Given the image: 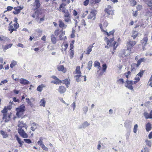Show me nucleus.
Instances as JSON below:
<instances>
[{"label": "nucleus", "instance_id": "46", "mask_svg": "<svg viewBox=\"0 0 152 152\" xmlns=\"http://www.w3.org/2000/svg\"><path fill=\"white\" fill-rule=\"evenodd\" d=\"M65 14L64 15V17H70V14L69 13V11L67 12L64 13Z\"/></svg>", "mask_w": 152, "mask_h": 152}, {"label": "nucleus", "instance_id": "20", "mask_svg": "<svg viewBox=\"0 0 152 152\" xmlns=\"http://www.w3.org/2000/svg\"><path fill=\"white\" fill-rule=\"evenodd\" d=\"M146 129L147 132H149L151 129V124L149 123H148L145 125Z\"/></svg>", "mask_w": 152, "mask_h": 152}, {"label": "nucleus", "instance_id": "15", "mask_svg": "<svg viewBox=\"0 0 152 152\" xmlns=\"http://www.w3.org/2000/svg\"><path fill=\"white\" fill-rule=\"evenodd\" d=\"M95 44V43H93V44L90 45L87 49V51L86 53V54L88 55L90 54V53L92 51V49L93 47V45Z\"/></svg>", "mask_w": 152, "mask_h": 152}, {"label": "nucleus", "instance_id": "53", "mask_svg": "<svg viewBox=\"0 0 152 152\" xmlns=\"http://www.w3.org/2000/svg\"><path fill=\"white\" fill-rule=\"evenodd\" d=\"M70 17H64V21L66 22H69L70 21Z\"/></svg>", "mask_w": 152, "mask_h": 152}, {"label": "nucleus", "instance_id": "22", "mask_svg": "<svg viewBox=\"0 0 152 152\" xmlns=\"http://www.w3.org/2000/svg\"><path fill=\"white\" fill-rule=\"evenodd\" d=\"M0 134L3 136V137L4 138H6L8 137L7 132L3 130L1 131Z\"/></svg>", "mask_w": 152, "mask_h": 152}, {"label": "nucleus", "instance_id": "50", "mask_svg": "<svg viewBox=\"0 0 152 152\" xmlns=\"http://www.w3.org/2000/svg\"><path fill=\"white\" fill-rule=\"evenodd\" d=\"M94 66H98L100 65V63L98 61H95L94 63Z\"/></svg>", "mask_w": 152, "mask_h": 152}, {"label": "nucleus", "instance_id": "43", "mask_svg": "<svg viewBox=\"0 0 152 152\" xmlns=\"http://www.w3.org/2000/svg\"><path fill=\"white\" fill-rule=\"evenodd\" d=\"M24 141L27 143L30 144L31 143V141L29 139H24Z\"/></svg>", "mask_w": 152, "mask_h": 152}, {"label": "nucleus", "instance_id": "6", "mask_svg": "<svg viewBox=\"0 0 152 152\" xmlns=\"http://www.w3.org/2000/svg\"><path fill=\"white\" fill-rule=\"evenodd\" d=\"M96 11L95 10H92L91 11L90 14L88 15V19H92L93 18H94L93 19V20H94L96 18V14L95 12Z\"/></svg>", "mask_w": 152, "mask_h": 152}, {"label": "nucleus", "instance_id": "12", "mask_svg": "<svg viewBox=\"0 0 152 152\" xmlns=\"http://www.w3.org/2000/svg\"><path fill=\"white\" fill-rule=\"evenodd\" d=\"M31 129L33 131H34L37 128L38 124L34 122H33L31 124Z\"/></svg>", "mask_w": 152, "mask_h": 152}, {"label": "nucleus", "instance_id": "47", "mask_svg": "<svg viewBox=\"0 0 152 152\" xmlns=\"http://www.w3.org/2000/svg\"><path fill=\"white\" fill-rule=\"evenodd\" d=\"M45 103L46 102L45 101L44 99H42L40 102V104H45Z\"/></svg>", "mask_w": 152, "mask_h": 152}, {"label": "nucleus", "instance_id": "33", "mask_svg": "<svg viewBox=\"0 0 152 152\" xmlns=\"http://www.w3.org/2000/svg\"><path fill=\"white\" fill-rule=\"evenodd\" d=\"M138 126L137 124H136L134 125L133 128V132L135 133H136L137 130Z\"/></svg>", "mask_w": 152, "mask_h": 152}, {"label": "nucleus", "instance_id": "5", "mask_svg": "<svg viewBox=\"0 0 152 152\" xmlns=\"http://www.w3.org/2000/svg\"><path fill=\"white\" fill-rule=\"evenodd\" d=\"M114 38L113 37L111 38L110 39H108L107 41V45H109V46H113L114 47L116 43V42L114 41Z\"/></svg>", "mask_w": 152, "mask_h": 152}, {"label": "nucleus", "instance_id": "38", "mask_svg": "<svg viewBox=\"0 0 152 152\" xmlns=\"http://www.w3.org/2000/svg\"><path fill=\"white\" fill-rule=\"evenodd\" d=\"M117 82L120 84H123L124 83V79L122 78H121L117 80Z\"/></svg>", "mask_w": 152, "mask_h": 152}, {"label": "nucleus", "instance_id": "25", "mask_svg": "<svg viewBox=\"0 0 152 152\" xmlns=\"http://www.w3.org/2000/svg\"><path fill=\"white\" fill-rule=\"evenodd\" d=\"M45 87V86L43 84H41L37 88V90L39 92H41L43 88Z\"/></svg>", "mask_w": 152, "mask_h": 152}, {"label": "nucleus", "instance_id": "39", "mask_svg": "<svg viewBox=\"0 0 152 152\" xmlns=\"http://www.w3.org/2000/svg\"><path fill=\"white\" fill-rule=\"evenodd\" d=\"M144 116L145 118L147 119L149 118V114L147 112H145L144 113Z\"/></svg>", "mask_w": 152, "mask_h": 152}, {"label": "nucleus", "instance_id": "35", "mask_svg": "<svg viewBox=\"0 0 152 152\" xmlns=\"http://www.w3.org/2000/svg\"><path fill=\"white\" fill-rule=\"evenodd\" d=\"M16 62L15 61H12L10 65V67L12 68L16 64Z\"/></svg>", "mask_w": 152, "mask_h": 152}, {"label": "nucleus", "instance_id": "51", "mask_svg": "<svg viewBox=\"0 0 152 152\" xmlns=\"http://www.w3.org/2000/svg\"><path fill=\"white\" fill-rule=\"evenodd\" d=\"M138 13V12L137 10L135 12L133 11L132 13L133 15L135 17H136Z\"/></svg>", "mask_w": 152, "mask_h": 152}, {"label": "nucleus", "instance_id": "11", "mask_svg": "<svg viewBox=\"0 0 152 152\" xmlns=\"http://www.w3.org/2000/svg\"><path fill=\"white\" fill-rule=\"evenodd\" d=\"M132 122L129 121H126L125 123V127L128 129H130L132 127Z\"/></svg>", "mask_w": 152, "mask_h": 152}, {"label": "nucleus", "instance_id": "40", "mask_svg": "<svg viewBox=\"0 0 152 152\" xmlns=\"http://www.w3.org/2000/svg\"><path fill=\"white\" fill-rule=\"evenodd\" d=\"M144 72V70L141 71L137 75L140 76V77H142Z\"/></svg>", "mask_w": 152, "mask_h": 152}, {"label": "nucleus", "instance_id": "4", "mask_svg": "<svg viewBox=\"0 0 152 152\" xmlns=\"http://www.w3.org/2000/svg\"><path fill=\"white\" fill-rule=\"evenodd\" d=\"M66 4H65L62 3L60 4L58 10L60 11H61V12L65 13L68 11V10L65 7Z\"/></svg>", "mask_w": 152, "mask_h": 152}, {"label": "nucleus", "instance_id": "45", "mask_svg": "<svg viewBox=\"0 0 152 152\" xmlns=\"http://www.w3.org/2000/svg\"><path fill=\"white\" fill-rule=\"evenodd\" d=\"M114 32L115 31L113 30L110 31L109 32V33L108 32H106L107 34V36H109L110 34L113 35L114 33Z\"/></svg>", "mask_w": 152, "mask_h": 152}, {"label": "nucleus", "instance_id": "29", "mask_svg": "<svg viewBox=\"0 0 152 152\" xmlns=\"http://www.w3.org/2000/svg\"><path fill=\"white\" fill-rule=\"evenodd\" d=\"M92 64V61H89L88 62L87 68L89 70L91 68Z\"/></svg>", "mask_w": 152, "mask_h": 152}, {"label": "nucleus", "instance_id": "30", "mask_svg": "<svg viewBox=\"0 0 152 152\" xmlns=\"http://www.w3.org/2000/svg\"><path fill=\"white\" fill-rule=\"evenodd\" d=\"M137 32L136 31H133L132 35V36L133 38L135 39L137 36Z\"/></svg>", "mask_w": 152, "mask_h": 152}, {"label": "nucleus", "instance_id": "57", "mask_svg": "<svg viewBox=\"0 0 152 152\" xmlns=\"http://www.w3.org/2000/svg\"><path fill=\"white\" fill-rule=\"evenodd\" d=\"M13 8V7L9 6L7 8V11H11L12 9Z\"/></svg>", "mask_w": 152, "mask_h": 152}, {"label": "nucleus", "instance_id": "24", "mask_svg": "<svg viewBox=\"0 0 152 152\" xmlns=\"http://www.w3.org/2000/svg\"><path fill=\"white\" fill-rule=\"evenodd\" d=\"M14 9L15 10V11L13 12V13L14 14L16 15L20 12V9L18 7H14Z\"/></svg>", "mask_w": 152, "mask_h": 152}, {"label": "nucleus", "instance_id": "19", "mask_svg": "<svg viewBox=\"0 0 152 152\" xmlns=\"http://www.w3.org/2000/svg\"><path fill=\"white\" fill-rule=\"evenodd\" d=\"M15 137L16 138V140L20 144L19 147H22L23 144L24 143V142L21 141V139L18 137L17 135H16Z\"/></svg>", "mask_w": 152, "mask_h": 152}, {"label": "nucleus", "instance_id": "10", "mask_svg": "<svg viewBox=\"0 0 152 152\" xmlns=\"http://www.w3.org/2000/svg\"><path fill=\"white\" fill-rule=\"evenodd\" d=\"M90 124L88 123L87 121H85L81 125L79 126L78 127L79 129H81L82 128L85 129L87 127L89 126Z\"/></svg>", "mask_w": 152, "mask_h": 152}, {"label": "nucleus", "instance_id": "28", "mask_svg": "<svg viewBox=\"0 0 152 152\" xmlns=\"http://www.w3.org/2000/svg\"><path fill=\"white\" fill-rule=\"evenodd\" d=\"M75 77H76V81L77 82H79L80 80V77L81 78L82 77V76L81 75H76L75 76Z\"/></svg>", "mask_w": 152, "mask_h": 152}, {"label": "nucleus", "instance_id": "49", "mask_svg": "<svg viewBox=\"0 0 152 152\" xmlns=\"http://www.w3.org/2000/svg\"><path fill=\"white\" fill-rule=\"evenodd\" d=\"M13 26L14 28H18L19 27V25L17 22H15L13 24Z\"/></svg>", "mask_w": 152, "mask_h": 152}, {"label": "nucleus", "instance_id": "56", "mask_svg": "<svg viewBox=\"0 0 152 152\" xmlns=\"http://www.w3.org/2000/svg\"><path fill=\"white\" fill-rule=\"evenodd\" d=\"M142 7L141 5H138L137 6L136 8L138 10H140L142 9Z\"/></svg>", "mask_w": 152, "mask_h": 152}, {"label": "nucleus", "instance_id": "31", "mask_svg": "<svg viewBox=\"0 0 152 152\" xmlns=\"http://www.w3.org/2000/svg\"><path fill=\"white\" fill-rule=\"evenodd\" d=\"M63 82L66 85L67 87H68V85L70 84V83L67 79L63 80Z\"/></svg>", "mask_w": 152, "mask_h": 152}, {"label": "nucleus", "instance_id": "41", "mask_svg": "<svg viewBox=\"0 0 152 152\" xmlns=\"http://www.w3.org/2000/svg\"><path fill=\"white\" fill-rule=\"evenodd\" d=\"M41 147L45 151H48V148L46 147L44 144L42 145Z\"/></svg>", "mask_w": 152, "mask_h": 152}, {"label": "nucleus", "instance_id": "48", "mask_svg": "<svg viewBox=\"0 0 152 152\" xmlns=\"http://www.w3.org/2000/svg\"><path fill=\"white\" fill-rule=\"evenodd\" d=\"M126 84L131 85L132 86L133 84V82L132 81H129L127 80L126 81Z\"/></svg>", "mask_w": 152, "mask_h": 152}, {"label": "nucleus", "instance_id": "34", "mask_svg": "<svg viewBox=\"0 0 152 152\" xmlns=\"http://www.w3.org/2000/svg\"><path fill=\"white\" fill-rule=\"evenodd\" d=\"M107 68V66L106 64H104L102 65V71L105 72Z\"/></svg>", "mask_w": 152, "mask_h": 152}, {"label": "nucleus", "instance_id": "7", "mask_svg": "<svg viewBox=\"0 0 152 152\" xmlns=\"http://www.w3.org/2000/svg\"><path fill=\"white\" fill-rule=\"evenodd\" d=\"M18 132L20 135L23 138H26L28 137V134L25 133L24 131V130L18 131Z\"/></svg>", "mask_w": 152, "mask_h": 152}, {"label": "nucleus", "instance_id": "64", "mask_svg": "<svg viewBox=\"0 0 152 152\" xmlns=\"http://www.w3.org/2000/svg\"><path fill=\"white\" fill-rule=\"evenodd\" d=\"M148 137L149 139H151L152 138V132H151L149 134Z\"/></svg>", "mask_w": 152, "mask_h": 152}, {"label": "nucleus", "instance_id": "21", "mask_svg": "<svg viewBox=\"0 0 152 152\" xmlns=\"http://www.w3.org/2000/svg\"><path fill=\"white\" fill-rule=\"evenodd\" d=\"M51 42L53 44H55L56 43V38L53 34H52L51 36Z\"/></svg>", "mask_w": 152, "mask_h": 152}, {"label": "nucleus", "instance_id": "9", "mask_svg": "<svg viewBox=\"0 0 152 152\" xmlns=\"http://www.w3.org/2000/svg\"><path fill=\"white\" fill-rule=\"evenodd\" d=\"M148 38L146 37H144L141 41V43L143 47V49H144V47L147 44Z\"/></svg>", "mask_w": 152, "mask_h": 152}, {"label": "nucleus", "instance_id": "59", "mask_svg": "<svg viewBox=\"0 0 152 152\" xmlns=\"http://www.w3.org/2000/svg\"><path fill=\"white\" fill-rule=\"evenodd\" d=\"M148 4L149 7H152V0L149 1L148 2Z\"/></svg>", "mask_w": 152, "mask_h": 152}, {"label": "nucleus", "instance_id": "58", "mask_svg": "<svg viewBox=\"0 0 152 152\" xmlns=\"http://www.w3.org/2000/svg\"><path fill=\"white\" fill-rule=\"evenodd\" d=\"M149 150L147 148H145L143 149V150H142L141 152H148Z\"/></svg>", "mask_w": 152, "mask_h": 152}, {"label": "nucleus", "instance_id": "13", "mask_svg": "<svg viewBox=\"0 0 152 152\" xmlns=\"http://www.w3.org/2000/svg\"><path fill=\"white\" fill-rule=\"evenodd\" d=\"M20 83L24 85H26L29 84V82L27 80L24 78H21L20 79Z\"/></svg>", "mask_w": 152, "mask_h": 152}, {"label": "nucleus", "instance_id": "52", "mask_svg": "<svg viewBox=\"0 0 152 152\" xmlns=\"http://www.w3.org/2000/svg\"><path fill=\"white\" fill-rule=\"evenodd\" d=\"M89 0H86L83 2V4L85 6H86L88 4L89 2Z\"/></svg>", "mask_w": 152, "mask_h": 152}, {"label": "nucleus", "instance_id": "18", "mask_svg": "<svg viewBox=\"0 0 152 152\" xmlns=\"http://www.w3.org/2000/svg\"><path fill=\"white\" fill-rule=\"evenodd\" d=\"M106 12L109 15H114V11L111 9H109L108 8H106L105 10Z\"/></svg>", "mask_w": 152, "mask_h": 152}, {"label": "nucleus", "instance_id": "8", "mask_svg": "<svg viewBox=\"0 0 152 152\" xmlns=\"http://www.w3.org/2000/svg\"><path fill=\"white\" fill-rule=\"evenodd\" d=\"M136 42L134 41H129L127 42V47L129 49L131 48L136 44Z\"/></svg>", "mask_w": 152, "mask_h": 152}, {"label": "nucleus", "instance_id": "63", "mask_svg": "<svg viewBox=\"0 0 152 152\" xmlns=\"http://www.w3.org/2000/svg\"><path fill=\"white\" fill-rule=\"evenodd\" d=\"M138 76H139L137 75L134 78L135 80L137 81H139L140 80V78Z\"/></svg>", "mask_w": 152, "mask_h": 152}, {"label": "nucleus", "instance_id": "32", "mask_svg": "<svg viewBox=\"0 0 152 152\" xmlns=\"http://www.w3.org/2000/svg\"><path fill=\"white\" fill-rule=\"evenodd\" d=\"M146 145L148 146L151 147V142L150 140H146L145 141Z\"/></svg>", "mask_w": 152, "mask_h": 152}, {"label": "nucleus", "instance_id": "60", "mask_svg": "<svg viewBox=\"0 0 152 152\" xmlns=\"http://www.w3.org/2000/svg\"><path fill=\"white\" fill-rule=\"evenodd\" d=\"M108 25V23L107 21H105L103 24V26L105 27H106L107 26V25Z\"/></svg>", "mask_w": 152, "mask_h": 152}, {"label": "nucleus", "instance_id": "27", "mask_svg": "<svg viewBox=\"0 0 152 152\" xmlns=\"http://www.w3.org/2000/svg\"><path fill=\"white\" fill-rule=\"evenodd\" d=\"M141 62L140 61V60H138L137 64L133 63L132 64V67L134 66H136L138 67L139 66Z\"/></svg>", "mask_w": 152, "mask_h": 152}, {"label": "nucleus", "instance_id": "26", "mask_svg": "<svg viewBox=\"0 0 152 152\" xmlns=\"http://www.w3.org/2000/svg\"><path fill=\"white\" fill-rule=\"evenodd\" d=\"M76 73L78 75H81V73L80 71V66H78L76 67L75 70Z\"/></svg>", "mask_w": 152, "mask_h": 152}, {"label": "nucleus", "instance_id": "42", "mask_svg": "<svg viewBox=\"0 0 152 152\" xmlns=\"http://www.w3.org/2000/svg\"><path fill=\"white\" fill-rule=\"evenodd\" d=\"M55 82H56V85L61 84L62 83V81L60 80L58 78H57Z\"/></svg>", "mask_w": 152, "mask_h": 152}, {"label": "nucleus", "instance_id": "55", "mask_svg": "<svg viewBox=\"0 0 152 152\" xmlns=\"http://www.w3.org/2000/svg\"><path fill=\"white\" fill-rule=\"evenodd\" d=\"M37 143L39 145L41 146L42 145L44 144H43L42 141L41 140H39L37 142Z\"/></svg>", "mask_w": 152, "mask_h": 152}, {"label": "nucleus", "instance_id": "17", "mask_svg": "<svg viewBox=\"0 0 152 152\" xmlns=\"http://www.w3.org/2000/svg\"><path fill=\"white\" fill-rule=\"evenodd\" d=\"M66 90V88L63 86H61L59 87L58 89V91L61 94H62L65 92Z\"/></svg>", "mask_w": 152, "mask_h": 152}, {"label": "nucleus", "instance_id": "36", "mask_svg": "<svg viewBox=\"0 0 152 152\" xmlns=\"http://www.w3.org/2000/svg\"><path fill=\"white\" fill-rule=\"evenodd\" d=\"M14 28L12 25H10L8 27V30L10 31V33H12L13 31V30Z\"/></svg>", "mask_w": 152, "mask_h": 152}, {"label": "nucleus", "instance_id": "61", "mask_svg": "<svg viewBox=\"0 0 152 152\" xmlns=\"http://www.w3.org/2000/svg\"><path fill=\"white\" fill-rule=\"evenodd\" d=\"M5 39V37L3 36L0 35V40L1 41H3Z\"/></svg>", "mask_w": 152, "mask_h": 152}, {"label": "nucleus", "instance_id": "23", "mask_svg": "<svg viewBox=\"0 0 152 152\" xmlns=\"http://www.w3.org/2000/svg\"><path fill=\"white\" fill-rule=\"evenodd\" d=\"M57 69L59 71H61L65 72L64 66L63 65H59L58 66Z\"/></svg>", "mask_w": 152, "mask_h": 152}, {"label": "nucleus", "instance_id": "37", "mask_svg": "<svg viewBox=\"0 0 152 152\" xmlns=\"http://www.w3.org/2000/svg\"><path fill=\"white\" fill-rule=\"evenodd\" d=\"M125 86L131 90H133V87L131 85H128L126 84L125 85Z\"/></svg>", "mask_w": 152, "mask_h": 152}, {"label": "nucleus", "instance_id": "14", "mask_svg": "<svg viewBox=\"0 0 152 152\" xmlns=\"http://www.w3.org/2000/svg\"><path fill=\"white\" fill-rule=\"evenodd\" d=\"M59 26L61 28H65L67 27V25L64 24V22L61 20H60L58 21Z\"/></svg>", "mask_w": 152, "mask_h": 152}, {"label": "nucleus", "instance_id": "54", "mask_svg": "<svg viewBox=\"0 0 152 152\" xmlns=\"http://www.w3.org/2000/svg\"><path fill=\"white\" fill-rule=\"evenodd\" d=\"M70 57L71 58H73L74 55V51L73 50H72L70 53Z\"/></svg>", "mask_w": 152, "mask_h": 152}, {"label": "nucleus", "instance_id": "62", "mask_svg": "<svg viewBox=\"0 0 152 152\" xmlns=\"http://www.w3.org/2000/svg\"><path fill=\"white\" fill-rule=\"evenodd\" d=\"M88 108L87 107H85L83 109V110L84 111V112L85 113H86L88 111Z\"/></svg>", "mask_w": 152, "mask_h": 152}, {"label": "nucleus", "instance_id": "2", "mask_svg": "<svg viewBox=\"0 0 152 152\" xmlns=\"http://www.w3.org/2000/svg\"><path fill=\"white\" fill-rule=\"evenodd\" d=\"M25 107L24 105H21L16 108V115L18 118L22 117L24 112L25 111Z\"/></svg>", "mask_w": 152, "mask_h": 152}, {"label": "nucleus", "instance_id": "44", "mask_svg": "<svg viewBox=\"0 0 152 152\" xmlns=\"http://www.w3.org/2000/svg\"><path fill=\"white\" fill-rule=\"evenodd\" d=\"M12 45V44H9L7 45H5L4 46V48L5 49H8L11 48Z\"/></svg>", "mask_w": 152, "mask_h": 152}, {"label": "nucleus", "instance_id": "16", "mask_svg": "<svg viewBox=\"0 0 152 152\" xmlns=\"http://www.w3.org/2000/svg\"><path fill=\"white\" fill-rule=\"evenodd\" d=\"M34 4V6L35 7V9L36 10L38 9L40 7V4L39 3V0H35Z\"/></svg>", "mask_w": 152, "mask_h": 152}, {"label": "nucleus", "instance_id": "1", "mask_svg": "<svg viewBox=\"0 0 152 152\" xmlns=\"http://www.w3.org/2000/svg\"><path fill=\"white\" fill-rule=\"evenodd\" d=\"M1 112L4 114L3 120L6 122H8L10 120L11 116V113H7V110L5 107H4L3 110L1 111Z\"/></svg>", "mask_w": 152, "mask_h": 152}, {"label": "nucleus", "instance_id": "3", "mask_svg": "<svg viewBox=\"0 0 152 152\" xmlns=\"http://www.w3.org/2000/svg\"><path fill=\"white\" fill-rule=\"evenodd\" d=\"M18 131L24 130V128L27 129L28 127L26 124L24 123L23 121H19L18 122Z\"/></svg>", "mask_w": 152, "mask_h": 152}]
</instances>
